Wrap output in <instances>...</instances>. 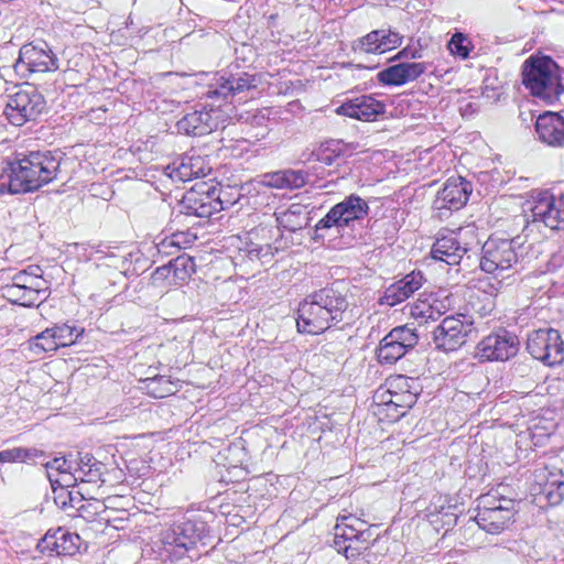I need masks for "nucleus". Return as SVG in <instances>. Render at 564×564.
<instances>
[{
	"label": "nucleus",
	"instance_id": "f257e3e1",
	"mask_svg": "<svg viewBox=\"0 0 564 564\" xmlns=\"http://www.w3.org/2000/svg\"><path fill=\"white\" fill-rule=\"evenodd\" d=\"M61 160L51 151H31L9 162L0 174V195L39 191L57 178Z\"/></svg>",
	"mask_w": 564,
	"mask_h": 564
},
{
	"label": "nucleus",
	"instance_id": "f03ea898",
	"mask_svg": "<svg viewBox=\"0 0 564 564\" xmlns=\"http://www.w3.org/2000/svg\"><path fill=\"white\" fill-rule=\"evenodd\" d=\"M349 302L338 283L312 292L299 304L296 326L300 333L321 334L346 319Z\"/></svg>",
	"mask_w": 564,
	"mask_h": 564
},
{
	"label": "nucleus",
	"instance_id": "7ed1b4c3",
	"mask_svg": "<svg viewBox=\"0 0 564 564\" xmlns=\"http://www.w3.org/2000/svg\"><path fill=\"white\" fill-rule=\"evenodd\" d=\"M208 533L207 523L196 516H184L176 520L164 533L163 543L166 555L171 561H182L191 564L198 557L196 545Z\"/></svg>",
	"mask_w": 564,
	"mask_h": 564
},
{
	"label": "nucleus",
	"instance_id": "20e7f679",
	"mask_svg": "<svg viewBox=\"0 0 564 564\" xmlns=\"http://www.w3.org/2000/svg\"><path fill=\"white\" fill-rule=\"evenodd\" d=\"M370 207L366 199L357 194L346 196L335 204L314 227L315 241L324 240L330 230H336L341 237L347 229H352L356 223L368 217Z\"/></svg>",
	"mask_w": 564,
	"mask_h": 564
},
{
	"label": "nucleus",
	"instance_id": "39448f33",
	"mask_svg": "<svg viewBox=\"0 0 564 564\" xmlns=\"http://www.w3.org/2000/svg\"><path fill=\"white\" fill-rule=\"evenodd\" d=\"M522 84L533 96L542 98L563 91L558 66L550 56H530L522 66Z\"/></svg>",
	"mask_w": 564,
	"mask_h": 564
},
{
	"label": "nucleus",
	"instance_id": "423d86ee",
	"mask_svg": "<svg viewBox=\"0 0 564 564\" xmlns=\"http://www.w3.org/2000/svg\"><path fill=\"white\" fill-rule=\"evenodd\" d=\"M223 188L208 182H197L181 199L180 214L209 218L226 208L229 200L223 198Z\"/></svg>",
	"mask_w": 564,
	"mask_h": 564
},
{
	"label": "nucleus",
	"instance_id": "0eeeda50",
	"mask_svg": "<svg viewBox=\"0 0 564 564\" xmlns=\"http://www.w3.org/2000/svg\"><path fill=\"white\" fill-rule=\"evenodd\" d=\"M45 108L44 96L34 85L25 83L8 96L4 115L11 124L21 127L28 121H35Z\"/></svg>",
	"mask_w": 564,
	"mask_h": 564
},
{
	"label": "nucleus",
	"instance_id": "6e6552de",
	"mask_svg": "<svg viewBox=\"0 0 564 564\" xmlns=\"http://www.w3.org/2000/svg\"><path fill=\"white\" fill-rule=\"evenodd\" d=\"M513 500L486 495L479 498L474 517L478 527L490 534H500L513 521Z\"/></svg>",
	"mask_w": 564,
	"mask_h": 564
},
{
	"label": "nucleus",
	"instance_id": "1a4fd4ad",
	"mask_svg": "<svg viewBox=\"0 0 564 564\" xmlns=\"http://www.w3.org/2000/svg\"><path fill=\"white\" fill-rule=\"evenodd\" d=\"M513 239L489 237L481 247L480 269L495 276H502L518 263L519 257Z\"/></svg>",
	"mask_w": 564,
	"mask_h": 564
},
{
	"label": "nucleus",
	"instance_id": "9d476101",
	"mask_svg": "<svg viewBox=\"0 0 564 564\" xmlns=\"http://www.w3.org/2000/svg\"><path fill=\"white\" fill-rule=\"evenodd\" d=\"M477 329L474 321L466 315H451L443 318L433 330V341L437 349L443 351H456L466 341L476 336Z\"/></svg>",
	"mask_w": 564,
	"mask_h": 564
},
{
	"label": "nucleus",
	"instance_id": "9b49d317",
	"mask_svg": "<svg viewBox=\"0 0 564 564\" xmlns=\"http://www.w3.org/2000/svg\"><path fill=\"white\" fill-rule=\"evenodd\" d=\"M59 68V61L52 47L45 41H33L23 44L14 69L22 75L55 72Z\"/></svg>",
	"mask_w": 564,
	"mask_h": 564
},
{
	"label": "nucleus",
	"instance_id": "f8f14e48",
	"mask_svg": "<svg viewBox=\"0 0 564 564\" xmlns=\"http://www.w3.org/2000/svg\"><path fill=\"white\" fill-rule=\"evenodd\" d=\"M417 343L415 328L408 325L397 326L380 340L376 349L377 359L381 365H393L413 350Z\"/></svg>",
	"mask_w": 564,
	"mask_h": 564
},
{
	"label": "nucleus",
	"instance_id": "ddd939ff",
	"mask_svg": "<svg viewBox=\"0 0 564 564\" xmlns=\"http://www.w3.org/2000/svg\"><path fill=\"white\" fill-rule=\"evenodd\" d=\"M528 352L546 366L561 365L564 361V341L557 329L533 330L527 340Z\"/></svg>",
	"mask_w": 564,
	"mask_h": 564
},
{
	"label": "nucleus",
	"instance_id": "4468645a",
	"mask_svg": "<svg viewBox=\"0 0 564 564\" xmlns=\"http://www.w3.org/2000/svg\"><path fill=\"white\" fill-rule=\"evenodd\" d=\"M474 240L473 229L459 228L457 231H451L436 238L431 248V257L449 265L458 264L464 254L473 249Z\"/></svg>",
	"mask_w": 564,
	"mask_h": 564
},
{
	"label": "nucleus",
	"instance_id": "2eb2a0df",
	"mask_svg": "<svg viewBox=\"0 0 564 564\" xmlns=\"http://www.w3.org/2000/svg\"><path fill=\"white\" fill-rule=\"evenodd\" d=\"M473 185L462 176H451L437 191L432 208L440 219L462 209L468 202Z\"/></svg>",
	"mask_w": 564,
	"mask_h": 564
},
{
	"label": "nucleus",
	"instance_id": "dca6fc26",
	"mask_svg": "<svg viewBox=\"0 0 564 564\" xmlns=\"http://www.w3.org/2000/svg\"><path fill=\"white\" fill-rule=\"evenodd\" d=\"M256 87V75L248 73H241L237 76L229 75L228 77L214 75L212 83L207 85L206 90L202 94V98L205 97L207 100L223 104L227 102L229 98L232 99L239 94Z\"/></svg>",
	"mask_w": 564,
	"mask_h": 564
},
{
	"label": "nucleus",
	"instance_id": "f3484780",
	"mask_svg": "<svg viewBox=\"0 0 564 564\" xmlns=\"http://www.w3.org/2000/svg\"><path fill=\"white\" fill-rule=\"evenodd\" d=\"M518 336L506 329L489 334L477 345V356L481 361H505L519 350Z\"/></svg>",
	"mask_w": 564,
	"mask_h": 564
},
{
	"label": "nucleus",
	"instance_id": "a211bd4d",
	"mask_svg": "<svg viewBox=\"0 0 564 564\" xmlns=\"http://www.w3.org/2000/svg\"><path fill=\"white\" fill-rule=\"evenodd\" d=\"M534 221H542L553 230L564 229V195L555 196L550 191H540L533 196L531 208Z\"/></svg>",
	"mask_w": 564,
	"mask_h": 564
},
{
	"label": "nucleus",
	"instance_id": "6ab92c4d",
	"mask_svg": "<svg viewBox=\"0 0 564 564\" xmlns=\"http://www.w3.org/2000/svg\"><path fill=\"white\" fill-rule=\"evenodd\" d=\"M221 104L210 100L199 110L186 113L177 121V130L181 133L192 137L209 134L218 128L219 110Z\"/></svg>",
	"mask_w": 564,
	"mask_h": 564
},
{
	"label": "nucleus",
	"instance_id": "aec40b11",
	"mask_svg": "<svg viewBox=\"0 0 564 564\" xmlns=\"http://www.w3.org/2000/svg\"><path fill=\"white\" fill-rule=\"evenodd\" d=\"M80 538L64 527L50 529L37 542L36 549L47 556H72L79 550Z\"/></svg>",
	"mask_w": 564,
	"mask_h": 564
},
{
	"label": "nucleus",
	"instance_id": "412c9836",
	"mask_svg": "<svg viewBox=\"0 0 564 564\" xmlns=\"http://www.w3.org/2000/svg\"><path fill=\"white\" fill-rule=\"evenodd\" d=\"M212 172L206 156L196 153H186L178 156L164 169V174L173 181L187 182L205 177Z\"/></svg>",
	"mask_w": 564,
	"mask_h": 564
},
{
	"label": "nucleus",
	"instance_id": "4be33fe9",
	"mask_svg": "<svg viewBox=\"0 0 564 564\" xmlns=\"http://www.w3.org/2000/svg\"><path fill=\"white\" fill-rule=\"evenodd\" d=\"M403 35L391 29L372 30L355 42L352 48L368 54H383L402 45Z\"/></svg>",
	"mask_w": 564,
	"mask_h": 564
},
{
	"label": "nucleus",
	"instance_id": "5701e85b",
	"mask_svg": "<svg viewBox=\"0 0 564 564\" xmlns=\"http://www.w3.org/2000/svg\"><path fill=\"white\" fill-rule=\"evenodd\" d=\"M336 113L361 121H372L384 113L386 105L371 95L347 99L336 108Z\"/></svg>",
	"mask_w": 564,
	"mask_h": 564
},
{
	"label": "nucleus",
	"instance_id": "b1692460",
	"mask_svg": "<svg viewBox=\"0 0 564 564\" xmlns=\"http://www.w3.org/2000/svg\"><path fill=\"white\" fill-rule=\"evenodd\" d=\"M427 68L426 63L400 62L377 74V79L386 86H402L417 79Z\"/></svg>",
	"mask_w": 564,
	"mask_h": 564
},
{
	"label": "nucleus",
	"instance_id": "393cba45",
	"mask_svg": "<svg viewBox=\"0 0 564 564\" xmlns=\"http://www.w3.org/2000/svg\"><path fill=\"white\" fill-rule=\"evenodd\" d=\"M424 281L421 271H412L386 289L380 297V304L394 306L402 303L421 289Z\"/></svg>",
	"mask_w": 564,
	"mask_h": 564
},
{
	"label": "nucleus",
	"instance_id": "a878e982",
	"mask_svg": "<svg viewBox=\"0 0 564 564\" xmlns=\"http://www.w3.org/2000/svg\"><path fill=\"white\" fill-rule=\"evenodd\" d=\"M270 232L271 230L267 227H257L251 230L249 232L250 239L246 241L242 247H239L237 259L258 260L261 263L269 262L274 256V252L278 251V247H273L269 241L258 242L254 241V239L265 238L267 234Z\"/></svg>",
	"mask_w": 564,
	"mask_h": 564
},
{
	"label": "nucleus",
	"instance_id": "bb28decb",
	"mask_svg": "<svg viewBox=\"0 0 564 564\" xmlns=\"http://www.w3.org/2000/svg\"><path fill=\"white\" fill-rule=\"evenodd\" d=\"M539 139L552 147L564 145V118L557 112L546 111L535 122Z\"/></svg>",
	"mask_w": 564,
	"mask_h": 564
},
{
	"label": "nucleus",
	"instance_id": "cd10ccee",
	"mask_svg": "<svg viewBox=\"0 0 564 564\" xmlns=\"http://www.w3.org/2000/svg\"><path fill=\"white\" fill-rule=\"evenodd\" d=\"M105 469V465L96 459L91 454L77 452V462L75 464L72 479L75 484L78 481L83 484L104 482L105 480L101 477Z\"/></svg>",
	"mask_w": 564,
	"mask_h": 564
},
{
	"label": "nucleus",
	"instance_id": "c85d7f7f",
	"mask_svg": "<svg viewBox=\"0 0 564 564\" xmlns=\"http://www.w3.org/2000/svg\"><path fill=\"white\" fill-rule=\"evenodd\" d=\"M274 217L278 229L290 232H296L306 228L311 220L307 206L302 204H291L286 209L275 212Z\"/></svg>",
	"mask_w": 564,
	"mask_h": 564
},
{
	"label": "nucleus",
	"instance_id": "c756f323",
	"mask_svg": "<svg viewBox=\"0 0 564 564\" xmlns=\"http://www.w3.org/2000/svg\"><path fill=\"white\" fill-rule=\"evenodd\" d=\"M308 173L303 170H280L264 175V183L279 189H300L304 187L308 180Z\"/></svg>",
	"mask_w": 564,
	"mask_h": 564
},
{
	"label": "nucleus",
	"instance_id": "7c9ffc66",
	"mask_svg": "<svg viewBox=\"0 0 564 564\" xmlns=\"http://www.w3.org/2000/svg\"><path fill=\"white\" fill-rule=\"evenodd\" d=\"M564 500V474L550 473L544 484L540 485L535 494L536 503L543 506H558Z\"/></svg>",
	"mask_w": 564,
	"mask_h": 564
},
{
	"label": "nucleus",
	"instance_id": "2f4dec72",
	"mask_svg": "<svg viewBox=\"0 0 564 564\" xmlns=\"http://www.w3.org/2000/svg\"><path fill=\"white\" fill-rule=\"evenodd\" d=\"M1 292L2 296L12 304L24 307H32L35 306L37 302L41 304L44 301V299H41V295L45 292V290L32 286L28 289L6 284L1 288Z\"/></svg>",
	"mask_w": 564,
	"mask_h": 564
},
{
	"label": "nucleus",
	"instance_id": "473e14b6",
	"mask_svg": "<svg viewBox=\"0 0 564 564\" xmlns=\"http://www.w3.org/2000/svg\"><path fill=\"white\" fill-rule=\"evenodd\" d=\"M172 269V283L175 286L184 285L196 272V264L193 257L181 254L169 261Z\"/></svg>",
	"mask_w": 564,
	"mask_h": 564
},
{
	"label": "nucleus",
	"instance_id": "72a5a7b5",
	"mask_svg": "<svg viewBox=\"0 0 564 564\" xmlns=\"http://www.w3.org/2000/svg\"><path fill=\"white\" fill-rule=\"evenodd\" d=\"M315 154L321 163L339 165L346 156V144L341 140H330L323 143Z\"/></svg>",
	"mask_w": 564,
	"mask_h": 564
},
{
	"label": "nucleus",
	"instance_id": "f704fd0d",
	"mask_svg": "<svg viewBox=\"0 0 564 564\" xmlns=\"http://www.w3.org/2000/svg\"><path fill=\"white\" fill-rule=\"evenodd\" d=\"M52 329L53 338L55 339L58 348L75 344L84 332L83 328H78L77 326L69 324H56Z\"/></svg>",
	"mask_w": 564,
	"mask_h": 564
},
{
	"label": "nucleus",
	"instance_id": "c9c22d12",
	"mask_svg": "<svg viewBox=\"0 0 564 564\" xmlns=\"http://www.w3.org/2000/svg\"><path fill=\"white\" fill-rule=\"evenodd\" d=\"M41 456H44V453L36 448L13 447L0 452V464L25 463Z\"/></svg>",
	"mask_w": 564,
	"mask_h": 564
},
{
	"label": "nucleus",
	"instance_id": "e433bc0d",
	"mask_svg": "<svg viewBox=\"0 0 564 564\" xmlns=\"http://www.w3.org/2000/svg\"><path fill=\"white\" fill-rule=\"evenodd\" d=\"M30 348L35 352H51L58 349L55 339L53 338L52 327L44 329L40 334L30 339Z\"/></svg>",
	"mask_w": 564,
	"mask_h": 564
},
{
	"label": "nucleus",
	"instance_id": "4c0bfd02",
	"mask_svg": "<svg viewBox=\"0 0 564 564\" xmlns=\"http://www.w3.org/2000/svg\"><path fill=\"white\" fill-rule=\"evenodd\" d=\"M360 527H366V522L360 520L359 518L348 514L341 516L337 519V524L335 528L337 529V538H352L357 534V531Z\"/></svg>",
	"mask_w": 564,
	"mask_h": 564
},
{
	"label": "nucleus",
	"instance_id": "58836bf2",
	"mask_svg": "<svg viewBox=\"0 0 564 564\" xmlns=\"http://www.w3.org/2000/svg\"><path fill=\"white\" fill-rule=\"evenodd\" d=\"M76 462L77 453L75 455L68 454L67 456L53 458L45 464V467L55 469L58 473L68 475L70 478H73V471L75 469Z\"/></svg>",
	"mask_w": 564,
	"mask_h": 564
},
{
	"label": "nucleus",
	"instance_id": "ea45409f",
	"mask_svg": "<svg viewBox=\"0 0 564 564\" xmlns=\"http://www.w3.org/2000/svg\"><path fill=\"white\" fill-rule=\"evenodd\" d=\"M447 47L453 55L462 58H467L470 53L471 44L466 35L463 33H455L447 43Z\"/></svg>",
	"mask_w": 564,
	"mask_h": 564
},
{
	"label": "nucleus",
	"instance_id": "a19ab883",
	"mask_svg": "<svg viewBox=\"0 0 564 564\" xmlns=\"http://www.w3.org/2000/svg\"><path fill=\"white\" fill-rule=\"evenodd\" d=\"M423 57V46L421 45L420 40L413 41L399 51L393 57L390 58L391 62L401 61V59H420Z\"/></svg>",
	"mask_w": 564,
	"mask_h": 564
},
{
	"label": "nucleus",
	"instance_id": "79ce46f5",
	"mask_svg": "<svg viewBox=\"0 0 564 564\" xmlns=\"http://www.w3.org/2000/svg\"><path fill=\"white\" fill-rule=\"evenodd\" d=\"M153 282L164 286H175L172 283V269L170 262L164 265L158 267L152 274Z\"/></svg>",
	"mask_w": 564,
	"mask_h": 564
},
{
	"label": "nucleus",
	"instance_id": "37998d69",
	"mask_svg": "<svg viewBox=\"0 0 564 564\" xmlns=\"http://www.w3.org/2000/svg\"><path fill=\"white\" fill-rule=\"evenodd\" d=\"M195 236L187 231H176L169 237V243L174 245L176 250L186 248L193 242Z\"/></svg>",
	"mask_w": 564,
	"mask_h": 564
},
{
	"label": "nucleus",
	"instance_id": "c03bdc74",
	"mask_svg": "<svg viewBox=\"0 0 564 564\" xmlns=\"http://www.w3.org/2000/svg\"><path fill=\"white\" fill-rule=\"evenodd\" d=\"M11 285H15L19 288H40L39 281H36V276L29 274L28 271H20L13 275Z\"/></svg>",
	"mask_w": 564,
	"mask_h": 564
},
{
	"label": "nucleus",
	"instance_id": "a18cd8bd",
	"mask_svg": "<svg viewBox=\"0 0 564 564\" xmlns=\"http://www.w3.org/2000/svg\"><path fill=\"white\" fill-rule=\"evenodd\" d=\"M348 547H345V557L347 560L358 557L368 547L365 543H361L360 540L355 535L352 538L348 536Z\"/></svg>",
	"mask_w": 564,
	"mask_h": 564
},
{
	"label": "nucleus",
	"instance_id": "49530a36",
	"mask_svg": "<svg viewBox=\"0 0 564 564\" xmlns=\"http://www.w3.org/2000/svg\"><path fill=\"white\" fill-rule=\"evenodd\" d=\"M97 253H104L106 259H111L113 260L112 264L115 267H119L123 270H126V262H127V258L123 256V257H120L118 258L117 256H115L112 252H105L102 250H97L96 251Z\"/></svg>",
	"mask_w": 564,
	"mask_h": 564
},
{
	"label": "nucleus",
	"instance_id": "de8ad7c7",
	"mask_svg": "<svg viewBox=\"0 0 564 564\" xmlns=\"http://www.w3.org/2000/svg\"><path fill=\"white\" fill-rule=\"evenodd\" d=\"M356 536L360 540L361 543H365L367 547H369L370 541L372 539V533L369 527H360Z\"/></svg>",
	"mask_w": 564,
	"mask_h": 564
},
{
	"label": "nucleus",
	"instance_id": "09e8293b",
	"mask_svg": "<svg viewBox=\"0 0 564 564\" xmlns=\"http://www.w3.org/2000/svg\"><path fill=\"white\" fill-rule=\"evenodd\" d=\"M337 529L334 528V546L338 553H343L345 555V547H348V540L346 538H337Z\"/></svg>",
	"mask_w": 564,
	"mask_h": 564
},
{
	"label": "nucleus",
	"instance_id": "8fccbe9b",
	"mask_svg": "<svg viewBox=\"0 0 564 564\" xmlns=\"http://www.w3.org/2000/svg\"><path fill=\"white\" fill-rule=\"evenodd\" d=\"M167 241L169 237H165L160 242L156 243L159 253L170 254L172 252L171 248H174V245H170Z\"/></svg>",
	"mask_w": 564,
	"mask_h": 564
},
{
	"label": "nucleus",
	"instance_id": "3c124183",
	"mask_svg": "<svg viewBox=\"0 0 564 564\" xmlns=\"http://www.w3.org/2000/svg\"><path fill=\"white\" fill-rule=\"evenodd\" d=\"M67 496L69 498V505L73 507L74 506V502L75 501H82L85 499V496L84 494H82L80 491H77L76 495H74V492L72 491H67Z\"/></svg>",
	"mask_w": 564,
	"mask_h": 564
},
{
	"label": "nucleus",
	"instance_id": "603ef678",
	"mask_svg": "<svg viewBox=\"0 0 564 564\" xmlns=\"http://www.w3.org/2000/svg\"><path fill=\"white\" fill-rule=\"evenodd\" d=\"M434 311H435V307L434 305H430L429 308L425 311V312H421L420 314L425 317V318H432L434 319L435 316H434Z\"/></svg>",
	"mask_w": 564,
	"mask_h": 564
},
{
	"label": "nucleus",
	"instance_id": "864d4df0",
	"mask_svg": "<svg viewBox=\"0 0 564 564\" xmlns=\"http://www.w3.org/2000/svg\"><path fill=\"white\" fill-rule=\"evenodd\" d=\"M388 405H389V406L393 405V406L395 408V410H397L398 408H402V409H404V406L400 405L397 401H394V400H392V399L388 402Z\"/></svg>",
	"mask_w": 564,
	"mask_h": 564
},
{
	"label": "nucleus",
	"instance_id": "5fc2aeb1",
	"mask_svg": "<svg viewBox=\"0 0 564 564\" xmlns=\"http://www.w3.org/2000/svg\"><path fill=\"white\" fill-rule=\"evenodd\" d=\"M408 398L410 399V401H409V403H408V406H409V408H411V406H412V404H413V403H414V401H415V397H414V395H412V394H410Z\"/></svg>",
	"mask_w": 564,
	"mask_h": 564
},
{
	"label": "nucleus",
	"instance_id": "6e6d98bb",
	"mask_svg": "<svg viewBox=\"0 0 564 564\" xmlns=\"http://www.w3.org/2000/svg\"><path fill=\"white\" fill-rule=\"evenodd\" d=\"M264 119H265V117H264V116H257V117H254V120H257V121H259V122H260V121H263Z\"/></svg>",
	"mask_w": 564,
	"mask_h": 564
},
{
	"label": "nucleus",
	"instance_id": "4d7b16f0",
	"mask_svg": "<svg viewBox=\"0 0 564 564\" xmlns=\"http://www.w3.org/2000/svg\"><path fill=\"white\" fill-rule=\"evenodd\" d=\"M405 414V411L402 410V411H397V416H403Z\"/></svg>",
	"mask_w": 564,
	"mask_h": 564
},
{
	"label": "nucleus",
	"instance_id": "13d9d810",
	"mask_svg": "<svg viewBox=\"0 0 564 564\" xmlns=\"http://www.w3.org/2000/svg\"><path fill=\"white\" fill-rule=\"evenodd\" d=\"M66 506H67V502H66L65 500H63V501L61 502V507H62V508H66Z\"/></svg>",
	"mask_w": 564,
	"mask_h": 564
},
{
	"label": "nucleus",
	"instance_id": "bf43d9fd",
	"mask_svg": "<svg viewBox=\"0 0 564 564\" xmlns=\"http://www.w3.org/2000/svg\"><path fill=\"white\" fill-rule=\"evenodd\" d=\"M28 273L36 276V279L39 278V275L34 271H31V272H28Z\"/></svg>",
	"mask_w": 564,
	"mask_h": 564
}]
</instances>
